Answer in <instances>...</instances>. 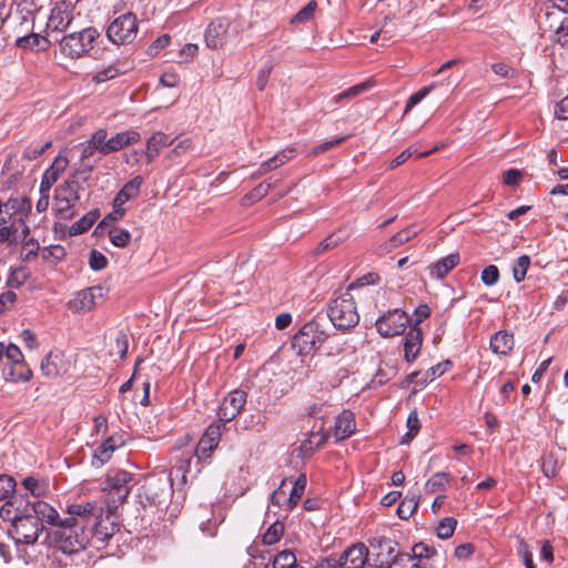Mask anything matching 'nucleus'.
<instances>
[{"label":"nucleus","mask_w":568,"mask_h":568,"mask_svg":"<svg viewBox=\"0 0 568 568\" xmlns=\"http://www.w3.org/2000/svg\"><path fill=\"white\" fill-rule=\"evenodd\" d=\"M48 525L50 528L45 530L44 541L64 554L78 552L89 542V534L74 524V518L61 519L57 511V519Z\"/></svg>","instance_id":"nucleus-1"},{"label":"nucleus","mask_w":568,"mask_h":568,"mask_svg":"<svg viewBox=\"0 0 568 568\" xmlns=\"http://www.w3.org/2000/svg\"><path fill=\"white\" fill-rule=\"evenodd\" d=\"M38 513L42 518H47L48 523L57 519V510L43 500H31L28 495L13 494L0 508V517L4 521H13L18 517L27 514Z\"/></svg>","instance_id":"nucleus-2"},{"label":"nucleus","mask_w":568,"mask_h":568,"mask_svg":"<svg viewBox=\"0 0 568 568\" xmlns=\"http://www.w3.org/2000/svg\"><path fill=\"white\" fill-rule=\"evenodd\" d=\"M327 316L334 327L343 332L358 324L359 315L351 292L345 291L329 301Z\"/></svg>","instance_id":"nucleus-3"},{"label":"nucleus","mask_w":568,"mask_h":568,"mask_svg":"<svg viewBox=\"0 0 568 568\" xmlns=\"http://www.w3.org/2000/svg\"><path fill=\"white\" fill-rule=\"evenodd\" d=\"M328 332L323 318L315 317L305 323L293 336L292 346L300 355H308L318 349L327 339Z\"/></svg>","instance_id":"nucleus-4"},{"label":"nucleus","mask_w":568,"mask_h":568,"mask_svg":"<svg viewBox=\"0 0 568 568\" xmlns=\"http://www.w3.org/2000/svg\"><path fill=\"white\" fill-rule=\"evenodd\" d=\"M12 523L13 539L17 544L33 545L43 531L48 530L47 518H42L38 513L27 514L18 517Z\"/></svg>","instance_id":"nucleus-5"},{"label":"nucleus","mask_w":568,"mask_h":568,"mask_svg":"<svg viewBox=\"0 0 568 568\" xmlns=\"http://www.w3.org/2000/svg\"><path fill=\"white\" fill-rule=\"evenodd\" d=\"M171 493L172 486L169 478L150 476L139 489L136 498L139 504L146 508L165 504Z\"/></svg>","instance_id":"nucleus-6"},{"label":"nucleus","mask_w":568,"mask_h":568,"mask_svg":"<svg viewBox=\"0 0 568 568\" xmlns=\"http://www.w3.org/2000/svg\"><path fill=\"white\" fill-rule=\"evenodd\" d=\"M99 37L100 32L93 27L72 32L60 40V50L64 55L78 59L89 52Z\"/></svg>","instance_id":"nucleus-7"},{"label":"nucleus","mask_w":568,"mask_h":568,"mask_svg":"<svg viewBox=\"0 0 568 568\" xmlns=\"http://www.w3.org/2000/svg\"><path fill=\"white\" fill-rule=\"evenodd\" d=\"M139 22L132 12H125L113 19L106 28V38L116 45L130 44L138 34Z\"/></svg>","instance_id":"nucleus-8"},{"label":"nucleus","mask_w":568,"mask_h":568,"mask_svg":"<svg viewBox=\"0 0 568 568\" xmlns=\"http://www.w3.org/2000/svg\"><path fill=\"white\" fill-rule=\"evenodd\" d=\"M81 183L68 179L54 190V211L62 219H71L74 215L72 209L80 199Z\"/></svg>","instance_id":"nucleus-9"},{"label":"nucleus","mask_w":568,"mask_h":568,"mask_svg":"<svg viewBox=\"0 0 568 568\" xmlns=\"http://www.w3.org/2000/svg\"><path fill=\"white\" fill-rule=\"evenodd\" d=\"M133 476L131 473L122 469L110 470L104 480V489L109 495V504L114 507L123 504L130 494V483Z\"/></svg>","instance_id":"nucleus-10"},{"label":"nucleus","mask_w":568,"mask_h":568,"mask_svg":"<svg viewBox=\"0 0 568 568\" xmlns=\"http://www.w3.org/2000/svg\"><path fill=\"white\" fill-rule=\"evenodd\" d=\"M368 542L369 565L376 568H385L398 551L397 542L389 537L375 536Z\"/></svg>","instance_id":"nucleus-11"},{"label":"nucleus","mask_w":568,"mask_h":568,"mask_svg":"<svg viewBox=\"0 0 568 568\" xmlns=\"http://www.w3.org/2000/svg\"><path fill=\"white\" fill-rule=\"evenodd\" d=\"M409 322L408 315L396 308L378 317L375 326L381 336L394 337L403 334Z\"/></svg>","instance_id":"nucleus-12"},{"label":"nucleus","mask_w":568,"mask_h":568,"mask_svg":"<svg viewBox=\"0 0 568 568\" xmlns=\"http://www.w3.org/2000/svg\"><path fill=\"white\" fill-rule=\"evenodd\" d=\"M246 403V393L242 389H234L222 400L217 410L216 423L223 427L226 423L233 420L243 409Z\"/></svg>","instance_id":"nucleus-13"},{"label":"nucleus","mask_w":568,"mask_h":568,"mask_svg":"<svg viewBox=\"0 0 568 568\" xmlns=\"http://www.w3.org/2000/svg\"><path fill=\"white\" fill-rule=\"evenodd\" d=\"M104 288L100 285L88 287L80 291L73 300L69 302V308L77 313H85L93 310L104 301Z\"/></svg>","instance_id":"nucleus-14"},{"label":"nucleus","mask_w":568,"mask_h":568,"mask_svg":"<svg viewBox=\"0 0 568 568\" xmlns=\"http://www.w3.org/2000/svg\"><path fill=\"white\" fill-rule=\"evenodd\" d=\"M223 426L219 423H212L200 438L195 454L200 460L211 458L213 452L217 448Z\"/></svg>","instance_id":"nucleus-15"},{"label":"nucleus","mask_w":568,"mask_h":568,"mask_svg":"<svg viewBox=\"0 0 568 568\" xmlns=\"http://www.w3.org/2000/svg\"><path fill=\"white\" fill-rule=\"evenodd\" d=\"M103 509L95 501H85L82 504H71L68 506V518H74V524L84 529L93 519L102 516Z\"/></svg>","instance_id":"nucleus-16"},{"label":"nucleus","mask_w":568,"mask_h":568,"mask_svg":"<svg viewBox=\"0 0 568 568\" xmlns=\"http://www.w3.org/2000/svg\"><path fill=\"white\" fill-rule=\"evenodd\" d=\"M71 363L62 352H50L41 362V372L48 378H57L70 371Z\"/></svg>","instance_id":"nucleus-17"},{"label":"nucleus","mask_w":568,"mask_h":568,"mask_svg":"<svg viewBox=\"0 0 568 568\" xmlns=\"http://www.w3.org/2000/svg\"><path fill=\"white\" fill-rule=\"evenodd\" d=\"M339 568H363L368 560V548L363 542H357L346 550L337 559Z\"/></svg>","instance_id":"nucleus-18"},{"label":"nucleus","mask_w":568,"mask_h":568,"mask_svg":"<svg viewBox=\"0 0 568 568\" xmlns=\"http://www.w3.org/2000/svg\"><path fill=\"white\" fill-rule=\"evenodd\" d=\"M142 184L143 178L141 175H136L126 182L116 193L115 197L113 199V206L115 207V212L119 213V216H124L125 210L123 205L128 201L138 197Z\"/></svg>","instance_id":"nucleus-19"},{"label":"nucleus","mask_w":568,"mask_h":568,"mask_svg":"<svg viewBox=\"0 0 568 568\" xmlns=\"http://www.w3.org/2000/svg\"><path fill=\"white\" fill-rule=\"evenodd\" d=\"M124 445V440L122 439V436H109L101 445L97 447V449L93 453L92 457V466L94 467H101L105 463H108L112 454L115 452V449L122 447Z\"/></svg>","instance_id":"nucleus-20"},{"label":"nucleus","mask_w":568,"mask_h":568,"mask_svg":"<svg viewBox=\"0 0 568 568\" xmlns=\"http://www.w3.org/2000/svg\"><path fill=\"white\" fill-rule=\"evenodd\" d=\"M404 358L407 363L414 362L423 345V332L419 326L413 325L405 334L403 341Z\"/></svg>","instance_id":"nucleus-21"},{"label":"nucleus","mask_w":568,"mask_h":568,"mask_svg":"<svg viewBox=\"0 0 568 568\" xmlns=\"http://www.w3.org/2000/svg\"><path fill=\"white\" fill-rule=\"evenodd\" d=\"M227 24L222 19L211 22L205 30V43L211 49H220L226 42Z\"/></svg>","instance_id":"nucleus-22"},{"label":"nucleus","mask_w":568,"mask_h":568,"mask_svg":"<svg viewBox=\"0 0 568 568\" xmlns=\"http://www.w3.org/2000/svg\"><path fill=\"white\" fill-rule=\"evenodd\" d=\"M515 347L514 334L508 331H498L490 336L489 348L499 356H508Z\"/></svg>","instance_id":"nucleus-23"},{"label":"nucleus","mask_w":568,"mask_h":568,"mask_svg":"<svg viewBox=\"0 0 568 568\" xmlns=\"http://www.w3.org/2000/svg\"><path fill=\"white\" fill-rule=\"evenodd\" d=\"M106 136L108 132L105 129H99L95 131L83 144L81 151V161L91 158L97 151L103 155L109 154V151H106Z\"/></svg>","instance_id":"nucleus-24"},{"label":"nucleus","mask_w":568,"mask_h":568,"mask_svg":"<svg viewBox=\"0 0 568 568\" xmlns=\"http://www.w3.org/2000/svg\"><path fill=\"white\" fill-rule=\"evenodd\" d=\"M356 430L355 415L348 409H344L337 415L334 425V436L337 442L351 437Z\"/></svg>","instance_id":"nucleus-25"},{"label":"nucleus","mask_w":568,"mask_h":568,"mask_svg":"<svg viewBox=\"0 0 568 568\" xmlns=\"http://www.w3.org/2000/svg\"><path fill=\"white\" fill-rule=\"evenodd\" d=\"M141 140V134L135 130H126L116 133L106 139V151L110 153L120 151L121 149L135 144Z\"/></svg>","instance_id":"nucleus-26"},{"label":"nucleus","mask_w":568,"mask_h":568,"mask_svg":"<svg viewBox=\"0 0 568 568\" xmlns=\"http://www.w3.org/2000/svg\"><path fill=\"white\" fill-rule=\"evenodd\" d=\"M460 262L459 253H452L444 258L428 266L429 274L433 278L443 280L453 268H455Z\"/></svg>","instance_id":"nucleus-27"},{"label":"nucleus","mask_w":568,"mask_h":568,"mask_svg":"<svg viewBox=\"0 0 568 568\" xmlns=\"http://www.w3.org/2000/svg\"><path fill=\"white\" fill-rule=\"evenodd\" d=\"M119 525L111 520L109 516H102L94 523L92 528V537L97 541L105 542L119 531Z\"/></svg>","instance_id":"nucleus-28"},{"label":"nucleus","mask_w":568,"mask_h":568,"mask_svg":"<svg viewBox=\"0 0 568 568\" xmlns=\"http://www.w3.org/2000/svg\"><path fill=\"white\" fill-rule=\"evenodd\" d=\"M172 143H173V140H170L165 133L155 132L146 141V149L144 151L146 162L151 163L160 154V152L163 148L169 146Z\"/></svg>","instance_id":"nucleus-29"},{"label":"nucleus","mask_w":568,"mask_h":568,"mask_svg":"<svg viewBox=\"0 0 568 568\" xmlns=\"http://www.w3.org/2000/svg\"><path fill=\"white\" fill-rule=\"evenodd\" d=\"M49 44L50 42L48 39L38 33H30L23 37H19L16 40V45L18 48L37 51H45L49 48Z\"/></svg>","instance_id":"nucleus-30"},{"label":"nucleus","mask_w":568,"mask_h":568,"mask_svg":"<svg viewBox=\"0 0 568 568\" xmlns=\"http://www.w3.org/2000/svg\"><path fill=\"white\" fill-rule=\"evenodd\" d=\"M328 438L326 433H311V435L301 443L300 452L302 457L311 456L316 449L322 447Z\"/></svg>","instance_id":"nucleus-31"},{"label":"nucleus","mask_w":568,"mask_h":568,"mask_svg":"<svg viewBox=\"0 0 568 568\" xmlns=\"http://www.w3.org/2000/svg\"><path fill=\"white\" fill-rule=\"evenodd\" d=\"M2 375L7 382H27L32 377V371L27 365H6Z\"/></svg>","instance_id":"nucleus-32"},{"label":"nucleus","mask_w":568,"mask_h":568,"mask_svg":"<svg viewBox=\"0 0 568 568\" xmlns=\"http://www.w3.org/2000/svg\"><path fill=\"white\" fill-rule=\"evenodd\" d=\"M385 568H433L429 565L415 561L414 557L405 552H396V556Z\"/></svg>","instance_id":"nucleus-33"},{"label":"nucleus","mask_w":568,"mask_h":568,"mask_svg":"<svg viewBox=\"0 0 568 568\" xmlns=\"http://www.w3.org/2000/svg\"><path fill=\"white\" fill-rule=\"evenodd\" d=\"M100 212L99 210H92L85 215H83L80 220L74 222L70 227L71 235H80L85 233L99 219Z\"/></svg>","instance_id":"nucleus-34"},{"label":"nucleus","mask_w":568,"mask_h":568,"mask_svg":"<svg viewBox=\"0 0 568 568\" xmlns=\"http://www.w3.org/2000/svg\"><path fill=\"white\" fill-rule=\"evenodd\" d=\"M450 475L446 471H438L434 474L425 484V489L427 493H436L440 490H445L446 487L450 483Z\"/></svg>","instance_id":"nucleus-35"},{"label":"nucleus","mask_w":568,"mask_h":568,"mask_svg":"<svg viewBox=\"0 0 568 568\" xmlns=\"http://www.w3.org/2000/svg\"><path fill=\"white\" fill-rule=\"evenodd\" d=\"M22 486L27 491L32 495L31 500H40L48 489V484L43 480H39L33 476H28L22 480Z\"/></svg>","instance_id":"nucleus-36"},{"label":"nucleus","mask_w":568,"mask_h":568,"mask_svg":"<svg viewBox=\"0 0 568 568\" xmlns=\"http://www.w3.org/2000/svg\"><path fill=\"white\" fill-rule=\"evenodd\" d=\"M306 483H307V479H306V475L305 474H301L295 480H294V485L290 491V496H288V499H287V505H288V509H292L293 507H295L303 494H304V490H305V487H306Z\"/></svg>","instance_id":"nucleus-37"},{"label":"nucleus","mask_w":568,"mask_h":568,"mask_svg":"<svg viewBox=\"0 0 568 568\" xmlns=\"http://www.w3.org/2000/svg\"><path fill=\"white\" fill-rule=\"evenodd\" d=\"M452 365V361L446 359L432 366L429 369L425 372L424 377L420 379V382H417V384L420 386H426L429 382L434 381L436 377H439L444 373H446Z\"/></svg>","instance_id":"nucleus-38"},{"label":"nucleus","mask_w":568,"mask_h":568,"mask_svg":"<svg viewBox=\"0 0 568 568\" xmlns=\"http://www.w3.org/2000/svg\"><path fill=\"white\" fill-rule=\"evenodd\" d=\"M371 87H372V83L369 81H365L359 84L353 85V87L344 90L343 92L336 94L333 98V102L335 104H338L339 102H342L344 100L353 99V98L364 93L365 91H367Z\"/></svg>","instance_id":"nucleus-39"},{"label":"nucleus","mask_w":568,"mask_h":568,"mask_svg":"<svg viewBox=\"0 0 568 568\" xmlns=\"http://www.w3.org/2000/svg\"><path fill=\"white\" fill-rule=\"evenodd\" d=\"M418 230H414L413 226L406 227L395 235H393L388 242L386 243V247L388 250H394L399 245L408 242L410 239L415 237L418 234Z\"/></svg>","instance_id":"nucleus-40"},{"label":"nucleus","mask_w":568,"mask_h":568,"mask_svg":"<svg viewBox=\"0 0 568 568\" xmlns=\"http://www.w3.org/2000/svg\"><path fill=\"white\" fill-rule=\"evenodd\" d=\"M529 266L530 257L528 255H521L514 262L511 272L516 283H520L525 280Z\"/></svg>","instance_id":"nucleus-41"},{"label":"nucleus","mask_w":568,"mask_h":568,"mask_svg":"<svg viewBox=\"0 0 568 568\" xmlns=\"http://www.w3.org/2000/svg\"><path fill=\"white\" fill-rule=\"evenodd\" d=\"M70 24L69 17L60 9H53L51 11L48 28L54 31H63Z\"/></svg>","instance_id":"nucleus-42"},{"label":"nucleus","mask_w":568,"mask_h":568,"mask_svg":"<svg viewBox=\"0 0 568 568\" xmlns=\"http://www.w3.org/2000/svg\"><path fill=\"white\" fill-rule=\"evenodd\" d=\"M284 534V524L281 521L273 523L262 535V541L265 545L276 544Z\"/></svg>","instance_id":"nucleus-43"},{"label":"nucleus","mask_w":568,"mask_h":568,"mask_svg":"<svg viewBox=\"0 0 568 568\" xmlns=\"http://www.w3.org/2000/svg\"><path fill=\"white\" fill-rule=\"evenodd\" d=\"M30 273L26 267L13 268L7 280V286L11 290L21 287L29 278Z\"/></svg>","instance_id":"nucleus-44"},{"label":"nucleus","mask_w":568,"mask_h":568,"mask_svg":"<svg viewBox=\"0 0 568 568\" xmlns=\"http://www.w3.org/2000/svg\"><path fill=\"white\" fill-rule=\"evenodd\" d=\"M406 425L408 430L403 436L400 444H408L419 432L420 424L416 410H413L408 414Z\"/></svg>","instance_id":"nucleus-45"},{"label":"nucleus","mask_w":568,"mask_h":568,"mask_svg":"<svg viewBox=\"0 0 568 568\" xmlns=\"http://www.w3.org/2000/svg\"><path fill=\"white\" fill-rule=\"evenodd\" d=\"M111 243L116 247H126L131 241V233L128 230L120 227H112L109 231Z\"/></svg>","instance_id":"nucleus-46"},{"label":"nucleus","mask_w":568,"mask_h":568,"mask_svg":"<svg viewBox=\"0 0 568 568\" xmlns=\"http://www.w3.org/2000/svg\"><path fill=\"white\" fill-rule=\"evenodd\" d=\"M317 3L315 0H311L304 6L296 14L293 16L291 22L293 24H302L308 22L316 11Z\"/></svg>","instance_id":"nucleus-47"},{"label":"nucleus","mask_w":568,"mask_h":568,"mask_svg":"<svg viewBox=\"0 0 568 568\" xmlns=\"http://www.w3.org/2000/svg\"><path fill=\"white\" fill-rule=\"evenodd\" d=\"M297 564L296 556L291 550L280 551L273 559V568H292Z\"/></svg>","instance_id":"nucleus-48"},{"label":"nucleus","mask_w":568,"mask_h":568,"mask_svg":"<svg viewBox=\"0 0 568 568\" xmlns=\"http://www.w3.org/2000/svg\"><path fill=\"white\" fill-rule=\"evenodd\" d=\"M418 499L416 496H412L410 498H405L397 507V515L402 519H408L417 509Z\"/></svg>","instance_id":"nucleus-49"},{"label":"nucleus","mask_w":568,"mask_h":568,"mask_svg":"<svg viewBox=\"0 0 568 568\" xmlns=\"http://www.w3.org/2000/svg\"><path fill=\"white\" fill-rule=\"evenodd\" d=\"M457 521L453 517H446L437 526L436 534L440 539H448L456 529Z\"/></svg>","instance_id":"nucleus-50"},{"label":"nucleus","mask_w":568,"mask_h":568,"mask_svg":"<svg viewBox=\"0 0 568 568\" xmlns=\"http://www.w3.org/2000/svg\"><path fill=\"white\" fill-rule=\"evenodd\" d=\"M16 481L13 477L0 475V500H8L14 494Z\"/></svg>","instance_id":"nucleus-51"},{"label":"nucleus","mask_w":568,"mask_h":568,"mask_svg":"<svg viewBox=\"0 0 568 568\" xmlns=\"http://www.w3.org/2000/svg\"><path fill=\"white\" fill-rule=\"evenodd\" d=\"M278 181L280 180L272 181V178L265 180L251 191L250 197L252 200H260L264 197L278 183Z\"/></svg>","instance_id":"nucleus-52"},{"label":"nucleus","mask_w":568,"mask_h":568,"mask_svg":"<svg viewBox=\"0 0 568 568\" xmlns=\"http://www.w3.org/2000/svg\"><path fill=\"white\" fill-rule=\"evenodd\" d=\"M499 277H500L499 270L496 265H493V264L486 266L481 271V275H480L481 282L486 286H494L495 284L498 283Z\"/></svg>","instance_id":"nucleus-53"},{"label":"nucleus","mask_w":568,"mask_h":568,"mask_svg":"<svg viewBox=\"0 0 568 568\" xmlns=\"http://www.w3.org/2000/svg\"><path fill=\"white\" fill-rule=\"evenodd\" d=\"M412 552L413 554L410 556L414 557V560L420 562L422 558L433 557L436 554V550L424 542H418L413 546Z\"/></svg>","instance_id":"nucleus-54"},{"label":"nucleus","mask_w":568,"mask_h":568,"mask_svg":"<svg viewBox=\"0 0 568 568\" xmlns=\"http://www.w3.org/2000/svg\"><path fill=\"white\" fill-rule=\"evenodd\" d=\"M3 355H6L7 359L10 362L9 365H26L21 349L14 344H10L7 347L4 346Z\"/></svg>","instance_id":"nucleus-55"},{"label":"nucleus","mask_w":568,"mask_h":568,"mask_svg":"<svg viewBox=\"0 0 568 568\" xmlns=\"http://www.w3.org/2000/svg\"><path fill=\"white\" fill-rule=\"evenodd\" d=\"M89 265L93 271H102L108 266V258L97 250H92L89 256Z\"/></svg>","instance_id":"nucleus-56"},{"label":"nucleus","mask_w":568,"mask_h":568,"mask_svg":"<svg viewBox=\"0 0 568 568\" xmlns=\"http://www.w3.org/2000/svg\"><path fill=\"white\" fill-rule=\"evenodd\" d=\"M69 165V159L62 152H60L52 164L48 168V170L52 173H55L60 178V175L67 170Z\"/></svg>","instance_id":"nucleus-57"},{"label":"nucleus","mask_w":568,"mask_h":568,"mask_svg":"<svg viewBox=\"0 0 568 568\" xmlns=\"http://www.w3.org/2000/svg\"><path fill=\"white\" fill-rule=\"evenodd\" d=\"M129 349V336L123 331L118 332L115 337V353L120 358H124Z\"/></svg>","instance_id":"nucleus-58"},{"label":"nucleus","mask_w":568,"mask_h":568,"mask_svg":"<svg viewBox=\"0 0 568 568\" xmlns=\"http://www.w3.org/2000/svg\"><path fill=\"white\" fill-rule=\"evenodd\" d=\"M59 180L55 173L50 172L48 169L44 171L41 178L39 192L40 194L50 193L52 185Z\"/></svg>","instance_id":"nucleus-59"},{"label":"nucleus","mask_w":568,"mask_h":568,"mask_svg":"<svg viewBox=\"0 0 568 568\" xmlns=\"http://www.w3.org/2000/svg\"><path fill=\"white\" fill-rule=\"evenodd\" d=\"M171 42V37L169 34H162L158 37L154 42L149 47L148 53L151 55H156L162 49L166 48Z\"/></svg>","instance_id":"nucleus-60"},{"label":"nucleus","mask_w":568,"mask_h":568,"mask_svg":"<svg viewBox=\"0 0 568 568\" xmlns=\"http://www.w3.org/2000/svg\"><path fill=\"white\" fill-rule=\"evenodd\" d=\"M378 280H379V276L376 273H368V274L357 278L356 281L352 282L348 285L347 291L349 292L351 290H354L357 287H362V286L369 285V284H375Z\"/></svg>","instance_id":"nucleus-61"},{"label":"nucleus","mask_w":568,"mask_h":568,"mask_svg":"<svg viewBox=\"0 0 568 568\" xmlns=\"http://www.w3.org/2000/svg\"><path fill=\"white\" fill-rule=\"evenodd\" d=\"M493 71L503 79H513L516 75V70L506 63H495L491 65Z\"/></svg>","instance_id":"nucleus-62"},{"label":"nucleus","mask_w":568,"mask_h":568,"mask_svg":"<svg viewBox=\"0 0 568 568\" xmlns=\"http://www.w3.org/2000/svg\"><path fill=\"white\" fill-rule=\"evenodd\" d=\"M118 74L119 70L114 65H109L108 68L98 71L93 79L95 82H104L114 79Z\"/></svg>","instance_id":"nucleus-63"},{"label":"nucleus","mask_w":568,"mask_h":568,"mask_svg":"<svg viewBox=\"0 0 568 568\" xmlns=\"http://www.w3.org/2000/svg\"><path fill=\"white\" fill-rule=\"evenodd\" d=\"M557 41L562 47H568V19H565L556 30Z\"/></svg>","instance_id":"nucleus-64"}]
</instances>
